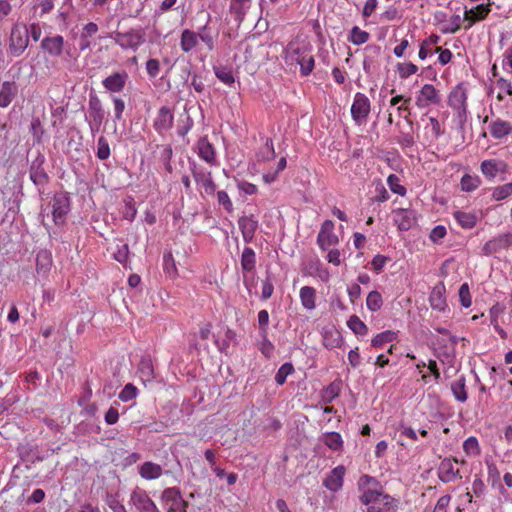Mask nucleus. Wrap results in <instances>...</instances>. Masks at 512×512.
Returning a JSON list of instances; mask_svg holds the SVG:
<instances>
[{
	"label": "nucleus",
	"instance_id": "obj_11",
	"mask_svg": "<svg viewBox=\"0 0 512 512\" xmlns=\"http://www.w3.org/2000/svg\"><path fill=\"white\" fill-rule=\"evenodd\" d=\"M334 222L325 220L317 235V245L322 251H327L331 246L339 243V237L334 233Z\"/></svg>",
	"mask_w": 512,
	"mask_h": 512
},
{
	"label": "nucleus",
	"instance_id": "obj_63",
	"mask_svg": "<svg viewBox=\"0 0 512 512\" xmlns=\"http://www.w3.org/2000/svg\"><path fill=\"white\" fill-rule=\"evenodd\" d=\"M137 392L138 389L133 384L128 383L121 390V392L118 395V398L123 402H127L134 399L137 396Z\"/></svg>",
	"mask_w": 512,
	"mask_h": 512
},
{
	"label": "nucleus",
	"instance_id": "obj_8",
	"mask_svg": "<svg viewBox=\"0 0 512 512\" xmlns=\"http://www.w3.org/2000/svg\"><path fill=\"white\" fill-rule=\"evenodd\" d=\"M88 113L89 127L91 133L94 134L100 130L102 122L105 119V110L102 102L95 93L89 94Z\"/></svg>",
	"mask_w": 512,
	"mask_h": 512
},
{
	"label": "nucleus",
	"instance_id": "obj_7",
	"mask_svg": "<svg viewBox=\"0 0 512 512\" xmlns=\"http://www.w3.org/2000/svg\"><path fill=\"white\" fill-rule=\"evenodd\" d=\"M29 37L27 26L14 25L9 39V52L12 56H20L28 47Z\"/></svg>",
	"mask_w": 512,
	"mask_h": 512
},
{
	"label": "nucleus",
	"instance_id": "obj_24",
	"mask_svg": "<svg viewBox=\"0 0 512 512\" xmlns=\"http://www.w3.org/2000/svg\"><path fill=\"white\" fill-rule=\"evenodd\" d=\"M18 85L15 81H5L0 89V107H8L18 95Z\"/></svg>",
	"mask_w": 512,
	"mask_h": 512
},
{
	"label": "nucleus",
	"instance_id": "obj_64",
	"mask_svg": "<svg viewBox=\"0 0 512 512\" xmlns=\"http://www.w3.org/2000/svg\"><path fill=\"white\" fill-rule=\"evenodd\" d=\"M463 450L467 454L478 455L480 453L479 443L476 437H469L463 443Z\"/></svg>",
	"mask_w": 512,
	"mask_h": 512
},
{
	"label": "nucleus",
	"instance_id": "obj_34",
	"mask_svg": "<svg viewBox=\"0 0 512 512\" xmlns=\"http://www.w3.org/2000/svg\"><path fill=\"white\" fill-rule=\"evenodd\" d=\"M198 44V34L192 30L185 29L181 33L180 47L185 53L192 51Z\"/></svg>",
	"mask_w": 512,
	"mask_h": 512
},
{
	"label": "nucleus",
	"instance_id": "obj_16",
	"mask_svg": "<svg viewBox=\"0 0 512 512\" xmlns=\"http://www.w3.org/2000/svg\"><path fill=\"white\" fill-rule=\"evenodd\" d=\"M492 2L479 4L471 9H466L463 20L467 21L465 29H470L476 22L484 20L491 11Z\"/></svg>",
	"mask_w": 512,
	"mask_h": 512
},
{
	"label": "nucleus",
	"instance_id": "obj_38",
	"mask_svg": "<svg viewBox=\"0 0 512 512\" xmlns=\"http://www.w3.org/2000/svg\"><path fill=\"white\" fill-rule=\"evenodd\" d=\"M256 266V255L251 247H245L241 255V267L245 272H251Z\"/></svg>",
	"mask_w": 512,
	"mask_h": 512
},
{
	"label": "nucleus",
	"instance_id": "obj_2",
	"mask_svg": "<svg viewBox=\"0 0 512 512\" xmlns=\"http://www.w3.org/2000/svg\"><path fill=\"white\" fill-rule=\"evenodd\" d=\"M109 37L122 49H130L134 52H136L146 41V33L141 27L131 28L126 32L115 31L112 32Z\"/></svg>",
	"mask_w": 512,
	"mask_h": 512
},
{
	"label": "nucleus",
	"instance_id": "obj_6",
	"mask_svg": "<svg viewBox=\"0 0 512 512\" xmlns=\"http://www.w3.org/2000/svg\"><path fill=\"white\" fill-rule=\"evenodd\" d=\"M188 164L195 182L204 189L206 194L213 195L216 191V184L212 179L211 172L198 165L193 159L189 158Z\"/></svg>",
	"mask_w": 512,
	"mask_h": 512
},
{
	"label": "nucleus",
	"instance_id": "obj_29",
	"mask_svg": "<svg viewBox=\"0 0 512 512\" xmlns=\"http://www.w3.org/2000/svg\"><path fill=\"white\" fill-rule=\"evenodd\" d=\"M361 491L362 494L359 497V501L362 505H365L367 507H369L370 505H376L384 494L382 488L379 487L367 488Z\"/></svg>",
	"mask_w": 512,
	"mask_h": 512
},
{
	"label": "nucleus",
	"instance_id": "obj_37",
	"mask_svg": "<svg viewBox=\"0 0 512 512\" xmlns=\"http://www.w3.org/2000/svg\"><path fill=\"white\" fill-rule=\"evenodd\" d=\"M465 383H466V379L462 375L457 380L452 382V384H451V391L453 393V396L459 402H465L468 398Z\"/></svg>",
	"mask_w": 512,
	"mask_h": 512
},
{
	"label": "nucleus",
	"instance_id": "obj_59",
	"mask_svg": "<svg viewBox=\"0 0 512 512\" xmlns=\"http://www.w3.org/2000/svg\"><path fill=\"white\" fill-rule=\"evenodd\" d=\"M341 343V335L338 331H330L324 334V346L326 348H337Z\"/></svg>",
	"mask_w": 512,
	"mask_h": 512
},
{
	"label": "nucleus",
	"instance_id": "obj_53",
	"mask_svg": "<svg viewBox=\"0 0 512 512\" xmlns=\"http://www.w3.org/2000/svg\"><path fill=\"white\" fill-rule=\"evenodd\" d=\"M137 209L135 207V201L132 196H127L124 199V208L122 210V216L124 219L133 221L136 217Z\"/></svg>",
	"mask_w": 512,
	"mask_h": 512
},
{
	"label": "nucleus",
	"instance_id": "obj_56",
	"mask_svg": "<svg viewBox=\"0 0 512 512\" xmlns=\"http://www.w3.org/2000/svg\"><path fill=\"white\" fill-rule=\"evenodd\" d=\"M512 195V182L497 186L492 192V199L495 201L504 200Z\"/></svg>",
	"mask_w": 512,
	"mask_h": 512
},
{
	"label": "nucleus",
	"instance_id": "obj_30",
	"mask_svg": "<svg viewBox=\"0 0 512 512\" xmlns=\"http://www.w3.org/2000/svg\"><path fill=\"white\" fill-rule=\"evenodd\" d=\"M490 134L495 139H501L512 133V125L504 120L497 119L490 124Z\"/></svg>",
	"mask_w": 512,
	"mask_h": 512
},
{
	"label": "nucleus",
	"instance_id": "obj_10",
	"mask_svg": "<svg viewBox=\"0 0 512 512\" xmlns=\"http://www.w3.org/2000/svg\"><path fill=\"white\" fill-rule=\"evenodd\" d=\"M161 501L168 506L167 512H186L188 502L182 498L180 489L170 487L165 489L161 495Z\"/></svg>",
	"mask_w": 512,
	"mask_h": 512
},
{
	"label": "nucleus",
	"instance_id": "obj_1",
	"mask_svg": "<svg viewBox=\"0 0 512 512\" xmlns=\"http://www.w3.org/2000/svg\"><path fill=\"white\" fill-rule=\"evenodd\" d=\"M285 62L289 65L298 64L302 76H308L314 69V57L306 47H292L286 49Z\"/></svg>",
	"mask_w": 512,
	"mask_h": 512
},
{
	"label": "nucleus",
	"instance_id": "obj_32",
	"mask_svg": "<svg viewBox=\"0 0 512 512\" xmlns=\"http://www.w3.org/2000/svg\"><path fill=\"white\" fill-rule=\"evenodd\" d=\"M198 156L210 165L215 164L214 147L206 138H201L198 141Z\"/></svg>",
	"mask_w": 512,
	"mask_h": 512
},
{
	"label": "nucleus",
	"instance_id": "obj_19",
	"mask_svg": "<svg viewBox=\"0 0 512 512\" xmlns=\"http://www.w3.org/2000/svg\"><path fill=\"white\" fill-rule=\"evenodd\" d=\"M453 462L458 463L457 458H444L438 466V478L443 483H448L454 479H461L460 471L454 469Z\"/></svg>",
	"mask_w": 512,
	"mask_h": 512
},
{
	"label": "nucleus",
	"instance_id": "obj_36",
	"mask_svg": "<svg viewBox=\"0 0 512 512\" xmlns=\"http://www.w3.org/2000/svg\"><path fill=\"white\" fill-rule=\"evenodd\" d=\"M300 299L304 308L312 310L315 308L316 303V290L310 286H304L300 289Z\"/></svg>",
	"mask_w": 512,
	"mask_h": 512
},
{
	"label": "nucleus",
	"instance_id": "obj_55",
	"mask_svg": "<svg viewBox=\"0 0 512 512\" xmlns=\"http://www.w3.org/2000/svg\"><path fill=\"white\" fill-rule=\"evenodd\" d=\"M261 337V341L259 343V350L262 355L269 359L272 357L274 351V345L268 338V333L259 334Z\"/></svg>",
	"mask_w": 512,
	"mask_h": 512
},
{
	"label": "nucleus",
	"instance_id": "obj_62",
	"mask_svg": "<svg viewBox=\"0 0 512 512\" xmlns=\"http://www.w3.org/2000/svg\"><path fill=\"white\" fill-rule=\"evenodd\" d=\"M105 503L113 512H127L126 508L122 503H120L117 499V495L112 493H107L105 497Z\"/></svg>",
	"mask_w": 512,
	"mask_h": 512
},
{
	"label": "nucleus",
	"instance_id": "obj_48",
	"mask_svg": "<svg viewBox=\"0 0 512 512\" xmlns=\"http://www.w3.org/2000/svg\"><path fill=\"white\" fill-rule=\"evenodd\" d=\"M196 33L198 34V39H201V41L207 46L208 50L212 51L215 47V37L210 31L208 23L202 26L199 29V32Z\"/></svg>",
	"mask_w": 512,
	"mask_h": 512
},
{
	"label": "nucleus",
	"instance_id": "obj_61",
	"mask_svg": "<svg viewBox=\"0 0 512 512\" xmlns=\"http://www.w3.org/2000/svg\"><path fill=\"white\" fill-rule=\"evenodd\" d=\"M396 67H397L399 76L402 79H406L418 71V67L415 64H413L412 62L398 63Z\"/></svg>",
	"mask_w": 512,
	"mask_h": 512
},
{
	"label": "nucleus",
	"instance_id": "obj_58",
	"mask_svg": "<svg viewBox=\"0 0 512 512\" xmlns=\"http://www.w3.org/2000/svg\"><path fill=\"white\" fill-rule=\"evenodd\" d=\"M357 485L359 490L376 487L382 488L381 483L375 477L367 474H364L359 478Z\"/></svg>",
	"mask_w": 512,
	"mask_h": 512
},
{
	"label": "nucleus",
	"instance_id": "obj_21",
	"mask_svg": "<svg viewBox=\"0 0 512 512\" xmlns=\"http://www.w3.org/2000/svg\"><path fill=\"white\" fill-rule=\"evenodd\" d=\"M174 116L171 109L167 106H162L157 113L156 118L153 122L154 129L161 134L163 131H167L173 126Z\"/></svg>",
	"mask_w": 512,
	"mask_h": 512
},
{
	"label": "nucleus",
	"instance_id": "obj_33",
	"mask_svg": "<svg viewBox=\"0 0 512 512\" xmlns=\"http://www.w3.org/2000/svg\"><path fill=\"white\" fill-rule=\"evenodd\" d=\"M162 467L159 464L147 461L139 467V474L146 480L157 479L162 475Z\"/></svg>",
	"mask_w": 512,
	"mask_h": 512
},
{
	"label": "nucleus",
	"instance_id": "obj_4",
	"mask_svg": "<svg viewBox=\"0 0 512 512\" xmlns=\"http://www.w3.org/2000/svg\"><path fill=\"white\" fill-rule=\"evenodd\" d=\"M52 218L57 226H62L71 209L70 197L67 192H56L51 201Z\"/></svg>",
	"mask_w": 512,
	"mask_h": 512
},
{
	"label": "nucleus",
	"instance_id": "obj_17",
	"mask_svg": "<svg viewBox=\"0 0 512 512\" xmlns=\"http://www.w3.org/2000/svg\"><path fill=\"white\" fill-rule=\"evenodd\" d=\"M238 226L242 233L244 242L251 243L259 227V222L256 217L253 214L243 215L238 219Z\"/></svg>",
	"mask_w": 512,
	"mask_h": 512
},
{
	"label": "nucleus",
	"instance_id": "obj_47",
	"mask_svg": "<svg viewBox=\"0 0 512 512\" xmlns=\"http://www.w3.org/2000/svg\"><path fill=\"white\" fill-rule=\"evenodd\" d=\"M294 372L295 369L291 362H286L282 364L275 375V382L278 385H284L287 377L289 375H292Z\"/></svg>",
	"mask_w": 512,
	"mask_h": 512
},
{
	"label": "nucleus",
	"instance_id": "obj_42",
	"mask_svg": "<svg viewBox=\"0 0 512 512\" xmlns=\"http://www.w3.org/2000/svg\"><path fill=\"white\" fill-rule=\"evenodd\" d=\"M454 217L462 228L471 229L477 223V217L472 213L456 211Z\"/></svg>",
	"mask_w": 512,
	"mask_h": 512
},
{
	"label": "nucleus",
	"instance_id": "obj_45",
	"mask_svg": "<svg viewBox=\"0 0 512 512\" xmlns=\"http://www.w3.org/2000/svg\"><path fill=\"white\" fill-rule=\"evenodd\" d=\"M347 326L356 334L364 336L368 333L367 325L357 316L352 315L348 321Z\"/></svg>",
	"mask_w": 512,
	"mask_h": 512
},
{
	"label": "nucleus",
	"instance_id": "obj_20",
	"mask_svg": "<svg viewBox=\"0 0 512 512\" xmlns=\"http://www.w3.org/2000/svg\"><path fill=\"white\" fill-rule=\"evenodd\" d=\"M19 457L30 464L41 462L45 459V456L40 452L37 445L26 443L20 444L17 448Z\"/></svg>",
	"mask_w": 512,
	"mask_h": 512
},
{
	"label": "nucleus",
	"instance_id": "obj_14",
	"mask_svg": "<svg viewBox=\"0 0 512 512\" xmlns=\"http://www.w3.org/2000/svg\"><path fill=\"white\" fill-rule=\"evenodd\" d=\"M131 502L139 512H160L145 490L135 489L131 494Z\"/></svg>",
	"mask_w": 512,
	"mask_h": 512
},
{
	"label": "nucleus",
	"instance_id": "obj_50",
	"mask_svg": "<svg viewBox=\"0 0 512 512\" xmlns=\"http://www.w3.org/2000/svg\"><path fill=\"white\" fill-rule=\"evenodd\" d=\"M461 189L465 192H471L477 189L481 184V179L478 176H471L464 174L461 178Z\"/></svg>",
	"mask_w": 512,
	"mask_h": 512
},
{
	"label": "nucleus",
	"instance_id": "obj_27",
	"mask_svg": "<svg viewBox=\"0 0 512 512\" xmlns=\"http://www.w3.org/2000/svg\"><path fill=\"white\" fill-rule=\"evenodd\" d=\"M394 221L400 231H408L415 224L414 212L409 209H398L395 211Z\"/></svg>",
	"mask_w": 512,
	"mask_h": 512
},
{
	"label": "nucleus",
	"instance_id": "obj_28",
	"mask_svg": "<svg viewBox=\"0 0 512 512\" xmlns=\"http://www.w3.org/2000/svg\"><path fill=\"white\" fill-rule=\"evenodd\" d=\"M52 254L46 249L40 250L36 255V271L42 276H46L52 266Z\"/></svg>",
	"mask_w": 512,
	"mask_h": 512
},
{
	"label": "nucleus",
	"instance_id": "obj_31",
	"mask_svg": "<svg viewBox=\"0 0 512 512\" xmlns=\"http://www.w3.org/2000/svg\"><path fill=\"white\" fill-rule=\"evenodd\" d=\"M342 389V381L341 379H336L331 382L327 387H325L321 391V400L323 403L328 404L331 403L335 398H337Z\"/></svg>",
	"mask_w": 512,
	"mask_h": 512
},
{
	"label": "nucleus",
	"instance_id": "obj_57",
	"mask_svg": "<svg viewBox=\"0 0 512 512\" xmlns=\"http://www.w3.org/2000/svg\"><path fill=\"white\" fill-rule=\"evenodd\" d=\"M396 502L397 501L395 498L389 494L384 493L380 498V501L377 503V506H380L385 512H397Z\"/></svg>",
	"mask_w": 512,
	"mask_h": 512
},
{
	"label": "nucleus",
	"instance_id": "obj_49",
	"mask_svg": "<svg viewBox=\"0 0 512 512\" xmlns=\"http://www.w3.org/2000/svg\"><path fill=\"white\" fill-rule=\"evenodd\" d=\"M30 133L33 136V143L40 144L42 143V138L45 133V130L41 124V121L38 117H34L30 123Z\"/></svg>",
	"mask_w": 512,
	"mask_h": 512
},
{
	"label": "nucleus",
	"instance_id": "obj_9",
	"mask_svg": "<svg viewBox=\"0 0 512 512\" xmlns=\"http://www.w3.org/2000/svg\"><path fill=\"white\" fill-rule=\"evenodd\" d=\"M480 170L489 181L497 177H499L500 181H504L506 179L508 165L505 161L500 159H487L481 162Z\"/></svg>",
	"mask_w": 512,
	"mask_h": 512
},
{
	"label": "nucleus",
	"instance_id": "obj_18",
	"mask_svg": "<svg viewBox=\"0 0 512 512\" xmlns=\"http://www.w3.org/2000/svg\"><path fill=\"white\" fill-rule=\"evenodd\" d=\"M129 75L126 71L115 72L102 80L103 87L111 93H120L124 90Z\"/></svg>",
	"mask_w": 512,
	"mask_h": 512
},
{
	"label": "nucleus",
	"instance_id": "obj_44",
	"mask_svg": "<svg viewBox=\"0 0 512 512\" xmlns=\"http://www.w3.org/2000/svg\"><path fill=\"white\" fill-rule=\"evenodd\" d=\"M397 334L391 330H386L377 334L371 341V345L374 348H382L385 344L394 341Z\"/></svg>",
	"mask_w": 512,
	"mask_h": 512
},
{
	"label": "nucleus",
	"instance_id": "obj_5",
	"mask_svg": "<svg viewBox=\"0 0 512 512\" xmlns=\"http://www.w3.org/2000/svg\"><path fill=\"white\" fill-rule=\"evenodd\" d=\"M45 162V156L38 152L29 167L30 180L38 188L39 192L50 182V177L44 167Z\"/></svg>",
	"mask_w": 512,
	"mask_h": 512
},
{
	"label": "nucleus",
	"instance_id": "obj_3",
	"mask_svg": "<svg viewBox=\"0 0 512 512\" xmlns=\"http://www.w3.org/2000/svg\"><path fill=\"white\" fill-rule=\"evenodd\" d=\"M467 93L462 84H458L448 96V105L455 110L460 128L467 121Z\"/></svg>",
	"mask_w": 512,
	"mask_h": 512
},
{
	"label": "nucleus",
	"instance_id": "obj_60",
	"mask_svg": "<svg viewBox=\"0 0 512 512\" xmlns=\"http://www.w3.org/2000/svg\"><path fill=\"white\" fill-rule=\"evenodd\" d=\"M399 182H400V179L395 174H390L387 178V184H388L390 190L395 194L404 196L406 194V188L404 186H402Z\"/></svg>",
	"mask_w": 512,
	"mask_h": 512
},
{
	"label": "nucleus",
	"instance_id": "obj_43",
	"mask_svg": "<svg viewBox=\"0 0 512 512\" xmlns=\"http://www.w3.org/2000/svg\"><path fill=\"white\" fill-rule=\"evenodd\" d=\"M213 71L215 76L224 84L231 86L234 84L235 79L230 68L227 66H214Z\"/></svg>",
	"mask_w": 512,
	"mask_h": 512
},
{
	"label": "nucleus",
	"instance_id": "obj_26",
	"mask_svg": "<svg viewBox=\"0 0 512 512\" xmlns=\"http://www.w3.org/2000/svg\"><path fill=\"white\" fill-rule=\"evenodd\" d=\"M429 302L433 309L445 311L447 308L445 298V286L443 283L437 284L430 293Z\"/></svg>",
	"mask_w": 512,
	"mask_h": 512
},
{
	"label": "nucleus",
	"instance_id": "obj_12",
	"mask_svg": "<svg viewBox=\"0 0 512 512\" xmlns=\"http://www.w3.org/2000/svg\"><path fill=\"white\" fill-rule=\"evenodd\" d=\"M512 246V232L499 234L488 240L482 247V254L485 256L494 255L501 250Z\"/></svg>",
	"mask_w": 512,
	"mask_h": 512
},
{
	"label": "nucleus",
	"instance_id": "obj_25",
	"mask_svg": "<svg viewBox=\"0 0 512 512\" xmlns=\"http://www.w3.org/2000/svg\"><path fill=\"white\" fill-rule=\"evenodd\" d=\"M252 0H230L229 13L239 25L250 9Z\"/></svg>",
	"mask_w": 512,
	"mask_h": 512
},
{
	"label": "nucleus",
	"instance_id": "obj_40",
	"mask_svg": "<svg viewBox=\"0 0 512 512\" xmlns=\"http://www.w3.org/2000/svg\"><path fill=\"white\" fill-rule=\"evenodd\" d=\"M485 463L488 468V482L491 483L492 487L498 486L501 493L505 492V489L500 482V472L495 463L489 459H485Z\"/></svg>",
	"mask_w": 512,
	"mask_h": 512
},
{
	"label": "nucleus",
	"instance_id": "obj_41",
	"mask_svg": "<svg viewBox=\"0 0 512 512\" xmlns=\"http://www.w3.org/2000/svg\"><path fill=\"white\" fill-rule=\"evenodd\" d=\"M324 444L333 451H341L343 449V440L338 432H328L323 436Z\"/></svg>",
	"mask_w": 512,
	"mask_h": 512
},
{
	"label": "nucleus",
	"instance_id": "obj_15",
	"mask_svg": "<svg viewBox=\"0 0 512 512\" xmlns=\"http://www.w3.org/2000/svg\"><path fill=\"white\" fill-rule=\"evenodd\" d=\"M440 102L439 91L431 84H425L416 97V105L421 109L429 105H438Z\"/></svg>",
	"mask_w": 512,
	"mask_h": 512
},
{
	"label": "nucleus",
	"instance_id": "obj_35",
	"mask_svg": "<svg viewBox=\"0 0 512 512\" xmlns=\"http://www.w3.org/2000/svg\"><path fill=\"white\" fill-rule=\"evenodd\" d=\"M214 343L217 346L220 352L227 353L229 345L232 343L234 345L238 344L236 332L229 327L225 330V337L222 341H219L217 337L214 336Z\"/></svg>",
	"mask_w": 512,
	"mask_h": 512
},
{
	"label": "nucleus",
	"instance_id": "obj_23",
	"mask_svg": "<svg viewBox=\"0 0 512 512\" xmlns=\"http://www.w3.org/2000/svg\"><path fill=\"white\" fill-rule=\"evenodd\" d=\"M64 38L61 35L45 37L41 41V48L49 55L57 57L62 54Z\"/></svg>",
	"mask_w": 512,
	"mask_h": 512
},
{
	"label": "nucleus",
	"instance_id": "obj_13",
	"mask_svg": "<svg viewBox=\"0 0 512 512\" xmlns=\"http://www.w3.org/2000/svg\"><path fill=\"white\" fill-rule=\"evenodd\" d=\"M370 100L368 97L360 92H357L354 96V101L351 106V115L353 120L360 124L365 120L370 113Z\"/></svg>",
	"mask_w": 512,
	"mask_h": 512
},
{
	"label": "nucleus",
	"instance_id": "obj_46",
	"mask_svg": "<svg viewBox=\"0 0 512 512\" xmlns=\"http://www.w3.org/2000/svg\"><path fill=\"white\" fill-rule=\"evenodd\" d=\"M369 33L360 29L358 26H354L348 36V40L355 45H361L369 40Z\"/></svg>",
	"mask_w": 512,
	"mask_h": 512
},
{
	"label": "nucleus",
	"instance_id": "obj_22",
	"mask_svg": "<svg viewBox=\"0 0 512 512\" xmlns=\"http://www.w3.org/2000/svg\"><path fill=\"white\" fill-rule=\"evenodd\" d=\"M346 469L343 465H339L331 470L323 481V485L332 492L339 491L343 486V478Z\"/></svg>",
	"mask_w": 512,
	"mask_h": 512
},
{
	"label": "nucleus",
	"instance_id": "obj_51",
	"mask_svg": "<svg viewBox=\"0 0 512 512\" xmlns=\"http://www.w3.org/2000/svg\"><path fill=\"white\" fill-rule=\"evenodd\" d=\"M138 370L143 381L150 380L154 377L152 362L147 357L141 359Z\"/></svg>",
	"mask_w": 512,
	"mask_h": 512
},
{
	"label": "nucleus",
	"instance_id": "obj_39",
	"mask_svg": "<svg viewBox=\"0 0 512 512\" xmlns=\"http://www.w3.org/2000/svg\"><path fill=\"white\" fill-rule=\"evenodd\" d=\"M276 157L273 141L271 138H266L264 146L256 153V160L258 162H267Z\"/></svg>",
	"mask_w": 512,
	"mask_h": 512
},
{
	"label": "nucleus",
	"instance_id": "obj_54",
	"mask_svg": "<svg viewBox=\"0 0 512 512\" xmlns=\"http://www.w3.org/2000/svg\"><path fill=\"white\" fill-rule=\"evenodd\" d=\"M111 151L107 139L104 136H100L97 141L96 156L100 160H106L110 157Z\"/></svg>",
	"mask_w": 512,
	"mask_h": 512
},
{
	"label": "nucleus",
	"instance_id": "obj_52",
	"mask_svg": "<svg viewBox=\"0 0 512 512\" xmlns=\"http://www.w3.org/2000/svg\"><path fill=\"white\" fill-rule=\"evenodd\" d=\"M382 305L383 299L381 294L376 290L371 291L366 299L367 308L372 312H376L382 307Z\"/></svg>",
	"mask_w": 512,
	"mask_h": 512
}]
</instances>
